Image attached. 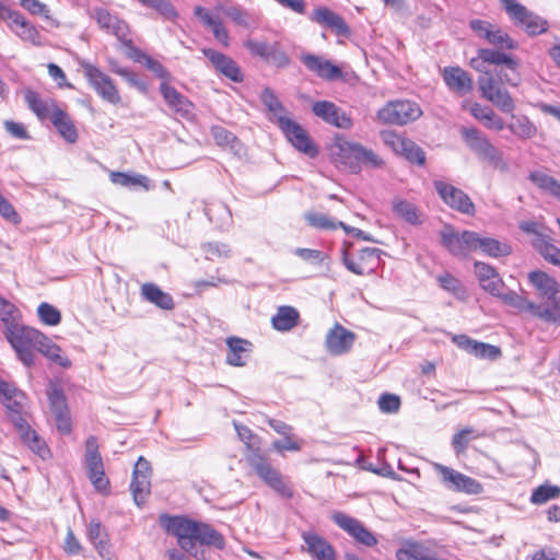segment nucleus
Listing matches in <instances>:
<instances>
[{
	"label": "nucleus",
	"mask_w": 560,
	"mask_h": 560,
	"mask_svg": "<svg viewBox=\"0 0 560 560\" xmlns=\"http://www.w3.org/2000/svg\"><path fill=\"white\" fill-rule=\"evenodd\" d=\"M469 27L477 37L494 47L478 49L477 56L469 61L474 70L485 73L478 79L481 96L501 112L512 113L515 109L514 100L502 84L518 85L520 61L503 50H516L518 43L501 26L486 20L474 19Z\"/></svg>",
	"instance_id": "obj_1"
},
{
	"label": "nucleus",
	"mask_w": 560,
	"mask_h": 560,
	"mask_svg": "<svg viewBox=\"0 0 560 560\" xmlns=\"http://www.w3.org/2000/svg\"><path fill=\"white\" fill-rule=\"evenodd\" d=\"M3 334L14 349L18 358L26 366L34 365V350L62 368H69L71 361L61 354V348L40 330L26 326L20 320Z\"/></svg>",
	"instance_id": "obj_2"
},
{
	"label": "nucleus",
	"mask_w": 560,
	"mask_h": 560,
	"mask_svg": "<svg viewBox=\"0 0 560 560\" xmlns=\"http://www.w3.org/2000/svg\"><path fill=\"white\" fill-rule=\"evenodd\" d=\"M235 429L246 447L245 460L255 475L276 493L291 499L294 494L293 489L264 453L261 439L246 425L236 424Z\"/></svg>",
	"instance_id": "obj_3"
},
{
	"label": "nucleus",
	"mask_w": 560,
	"mask_h": 560,
	"mask_svg": "<svg viewBox=\"0 0 560 560\" xmlns=\"http://www.w3.org/2000/svg\"><path fill=\"white\" fill-rule=\"evenodd\" d=\"M329 151L336 167L350 174H359L362 165L373 168H382L385 165L384 159L373 150L343 137H336Z\"/></svg>",
	"instance_id": "obj_4"
},
{
	"label": "nucleus",
	"mask_w": 560,
	"mask_h": 560,
	"mask_svg": "<svg viewBox=\"0 0 560 560\" xmlns=\"http://www.w3.org/2000/svg\"><path fill=\"white\" fill-rule=\"evenodd\" d=\"M177 544L187 552L196 556V546L208 545L218 549L225 547L224 537L207 524H200L177 516Z\"/></svg>",
	"instance_id": "obj_5"
},
{
	"label": "nucleus",
	"mask_w": 560,
	"mask_h": 560,
	"mask_svg": "<svg viewBox=\"0 0 560 560\" xmlns=\"http://www.w3.org/2000/svg\"><path fill=\"white\" fill-rule=\"evenodd\" d=\"M500 3L513 25L525 32L528 36H538L548 31V21L527 9L517 0H500Z\"/></svg>",
	"instance_id": "obj_6"
},
{
	"label": "nucleus",
	"mask_w": 560,
	"mask_h": 560,
	"mask_svg": "<svg viewBox=\"0 0 560 560\" xmlns=\"http://www.w3.org/2000/svg\"><path fill=\"white\" fill-rule=\"evenodd\" d=\"M84 465L88 478L98 493H110V480L106 476L103 458L98 451L97 438L91 435L85 441Z\"/></svg>",
	"instance_id": "obj_7"
},
{
	"label": "nucleus",
	"mask_w": 560,
	"mask_h": 560,
	"mask_svg": "<svg viewBox=\"0 0 560 560\" xmlns=\"http://www.w3.org/2000/svg\"><path fill=\"white\" fill-rule=\"evenodd\" d=\"M422 116L420 105L410 100L388 101L376 113V119L383 125L405 126Z\"/></svg>",
	"instance_id": "obj_8"
},
{
	"label": "nucleus",
	"mask_w": 560,
	"mask_h": 560,
	"mask_svg": "<svg viewBox=\"0 0 560 560\" xmlns=\"http://www.w3.org/2000/svg\"><path fill=\"white\" fill-rule=\"evenodd\" d=\"M341 254L345 267L358 276H369L381 265L382 250L380 248L364 247L358 253H353L351 252V244L345 243Z\"/></svg>",
	"instance_id": "obj_9"
},
{
	"label": "nucleus",
	"mask_w": 560,
	"mask_h": 560,
	"mask_svg": "<svg viewBox=\"0 0 560 560\" xmlns=\"http://www.w3.org/2000/svg\"><path fill=\"white\" fill-rule=\"evenodd\" d=\"M381 138L395 154L405 158L409 163L424 166L427 160L425 152L411 139L394 130L382 131Z\"/></svg>",
	"instance_id": "obj_10"
},
{
	"label": "nucleus",
	"mask_w": 560,
	"mask_h": 560,
	"mask_svg": "<svg viewBox=\"0 0 560 560\" xmlns=\"http://www.w3.org/2000/svg\"><path fill=\"white\" fill-rule=\"evenodd\" d=\"M478 233L474 231H455L447 225L441 231L443 246L454 256L467 258L470 253L477 250Z\"/></svg>",
	"instance_id": "obj_11"
},
{
	"label": "nucleus",
	"mask_w": 560,
	"mask_h": 560,
	"mask_svg": "<svg viewBox=\"0 0 560 560\" xmlns=\"http://www.w3.org/2000/svg\"><path fill=\"white\" fill-rule=\"evenodd\" d=\"M82 69L88 82L101 98L114 105L120 103L119 91L108 74L89 62L83 63Z\"/></svg>",
	"instance_id": "obj_12"
},
{
	"label": "nucleus",
	"mask_w": 560,
	"mask_h": 560,
	"mask_svg": "<svg viewBox=\"0 0 560 560\" xmlns=\"http://www.w3.org/2000/svg\"><path fill=\"white\" fill-rule=\"evenodd\" d=\"M243 45L253 57L260 58L265 62L271 63L277 68H285L291 62L290 57L281 48L279 42L268 44L267 42L247 38Z\"/></svg>",
	"instance_id": "obj_13"
},
{
	"label": "nucleus",
	"mask_w": 560,
	"mask_h": 560,
	"mask_svg": "<svg viewBox=\"0 0 560 560\" xmlns=\"http://www.w3.org/2000/svg\"><path fill=\"white\" fill-rule=\"evenodd\" d=\"M434 188L443 202L452 210L470 217L475 215V203L465 191L443 180H435Z\"/></svg>",
	"instance_id": "obj_14"
},
{
	"label": "nucleus",
	"mask_w": 560,
	"mask_h": 560,
	"mask_svg": "<svg viewBox=\"0 0 560 560\" xmlns=\"http://www.w3.org/2000/svg\"><path fill=\"white\" fill-rule=\"evenodd\" d=\"M278 125L295 149L311 158H315L318 154L317 145L311 139L307 131L296 121L284 116H279Z\"/></svg>",
	"instance_id": "obj_15"
},
{
	"label": "nucleus",
	"mask_w": 560,
	"mask_h": 560,
	"mask_svg": "<svg viewBox=\"0 0 560 560\" xmlns=\"http://www.w3.org/2000/svg\"><path fill=\"white\" fill-rule=\"evenodd\" d=\"M434 469L440 474L443 483L454 491L472 495L480 494L483 491V486L478 480L453 468L442 464H434Z\"/></svg>",
	"instance_id": "obj_16"
},
{
	"label": "nucleus",
	"mask_w": 560,
	"mask_h": 560,
	"mask_svg": "<svg viewBox=\"0 0 560 560\" xmlns=\"http://www.w3.org/2000/svg\"><path fill=\"white\" fill-rule=\"evenodd\" d=\"M355 340L357 335L337 322L328 329L324 347L328 354L339 357L349 353Z\"/></svg>",
	"instance_id": "obj_17"
},
{
	"label": "nucleus",
	"mask_w": 560,
	"mask_h": 560,
	"mask_svg": "<svg viewBox=\"0 0 560 560\" xmlns=\"http://www.w3.org/2000/svg\"><path fill=\"white\" fill-rule=\"evenodd\" d=\"M13 425L22 443L43 460L51 457V451L46 441L25 421L21 415H14Z\"/></svg>",
	"instance_id": "obj_18"
},
{
	"label": "nucleus",
	"mask_w": 560,
	"mask_h": 560,
	"mask_svg": "<svg viewBox=\"0 0 560 560\" xmlns=\"http://www.w3.org/2000/svg\"><path fill=\"white\" fill-rule=\"evenodd\" d=\"M152 467L150 463L140 456L135 464L130 490L137 505H142L151 493Z\"/></svg>",
	"instance_id": "obj_19"
},
{
	"label": "nucleus",
	"mask_w": 560,
	"mask_h": 560,
	"mask_svg": "<svg viewBox=\"0 0 560 560\" xmlns=\"http://www.w3.org/2000/svg\"><path fill=\"white\" fill-rule=\"evenodd\" d=\"M93 19L102 30L113 34L124 46L132 47V40L129 37V26L125 21L103 8L94 9Z\"/></svg>",
	"instance_id": "obj_20"
},
{
	"label": "nucleus",
	"mask_w": 560,
	"mask_h": 560,
	"mask_svg": "<svg viewBox=\"0 0 560 560\" xmlns=\"http://www.w3.org/2000/svg\"><path fill=\"white\" fill-rule=\"evenodd\" d=\"M332 521L346 533H348L357 542L366 547L377 545L375 535L364 526V524L345 513L336 512L332 514Z\"/></svg>",
	"instance_id": "obj_21"
},
{
	"label": "nucleus",
	"mask_w": 560,
	"mask_h": 560,
	"mask_svg": "<svg viewBox=\"0 0 560 560\" xmlns=\"http://www.w3.org/2000/svg\"><path fill=\"white\" fill-rule=\"evenodd\" d=\"M202 54L219 74L235 83L244 81V74L232 57L213 48H203Z\"/></svg>",
	"instance_id": "obj_22"
},
{
	"label": "nucleus",
	"mask_w": 560,
	"mask_h": 560,
	"mask_svg": "<svg viewBox=\"0 0 560 560\" xmlns=\"http://www.w3.org/2000/svg\"><path fill=\"white\" fill-rule=\"evenodd\" d=\"M48 401L50 412L56 422L57 429L65 434H69L72 430L71 417L67 404V398L62 389L54 387L48 392Z\"/></svg>",
	"instance_id": "obj_23"
},
{
	"label": "nucleus",
	"mask_w": 560,
	"mask_h": 560,
	"mask_svg": "<svg viewBox=\"0 0 560 560\" xmlns=\"http://www.w3.org/2000/svg\"><path fill=\"white\" fill-rule=\"evenodd\" d=\"M131 57L135 61L144 65L158 78L162 79L160 89L163 97L168 104H175V91L168 85L171 75L162 63L139 49H133Z\"/></svg>",
	"instance_id": "obj_24"
},
{
	"label": "nucleus",
	"mask_w": 560,
	"mask_h": 560,
	"mask_svg": "<svg viewBox=\"0 0 560 560\" xmlns=\"http://www.w3.org/2000/svg\"><path fill=\"white\" fill-rule=\"evenodd\" d=\"M315 116L325 122L341 129H350L353 125L351 117L329 101H317L312 106Z\"/></svg>",
	"instance_id": "obj_25"
},
{
	"label": "nucleus",
	"mask_w": 560,
	"mask_h": 560,
	"mask_svg": "<svg viewBox=\"0 0 560 560\" xmlns=\"http://www.w3.org/2000/svg\"><path fill=\"white\" fill-rule=\"evenodd\" d=\"M302 63L308 71L315 73L318 78L326 81H335L342 79V70L339 66L322 56L313 54H304L301 56Z\"/></svg>",
	"instance_id": "obj_26"
},
{
	"label": "nucleus",
	"mask_w": 560,
	"mask_h": 560,
	"mask_svg": "<svg viewBox=\"0 0 560 560\" xmlns=\"http://www.w3.org/2000/svg\"><path fill=\"white\" fill-rule=\"evenodd\" d=\"M302 539L306 552L315 560H337L334 546L323 536L315 532H303Z\"/></svg>",
	"instance_id": "obj_27"
},
{
	"label": "nucleus",
	"mask_w": 560,
	"mask_h": 560,
	"mask_svg": "<svg viewBox=\"0 0 560 560\" xmlns=\"http://www.w3.org/2000/svg\"><path fill=\"white\" fill-rule=\"evenodd\" d=\"M312 21L329 28L338 36L348 37L351 32L342 16L334 12L327 7H317L313 10Z\"/></svg>",
	"instance_id": "obj_28"
},
{
	"label": "nucleus",
	"mask_w": 560,
	"mask_h": 560,
	"mask_svg": "<svg viewBox=\"0 0 560 560\" xmlns=\"http://www.w3.org/2000/svg\"><path fill=\"white\" fill-rule=\"evenodd\" d=\"M475 273L480 287L492 296L500 295L501 291L505 289L504 281L492 266L476 261Z\"/></svg>",
	"instance_id": "obj_29"
},
{
	"label": "nucleus",
	"mask_w": 560,
	"mask_h": 560,
	"mask_svg": "<svg viewBox=\"0 0 560 560\" xmlns=\"http://www.w3.org/2000/svg\"><path fill=\"white\" fill-rule=\"evenodd\" d=\"M442 77L446 86L453 92L467 94L472 91V78L460 67H445Z\"/></svg>",
	"instance_id": "obj_30"
},
{
	"label": "nucleus",
	"mask_w": 560,
	"mask_h": 560,
	"mask_svg": "<svg viewBox=\"0 0 560 560\" xmlns=\"http://www.w3.org/2000/svg\"><path fill=\"white\" fill-rule=\"evenodd\" d=\"M195 15L205 26L212 31L213 37L218 43L225 48L230 47L231 40L229 31L218 15L210 13L207 9L200 5L195 8Z\"/></svg>",
	"instance_id": "obj_31"
},
{
	"label": "nucleus",
	"mask_w": 560,
	"mask_h": 560,
	"mask_svg": "<svg viewBox=\"0 0 560 560\" xmlns=\"http://www.w3.org/2000/svg\"><path fill=\"white\" fill-rule=\"evenodd\" d=\"M25 400L23 392L18 389L13 384L4 382L0 378V402L8 409V415L13 424L14 415H21Z\"/></svg>",
	"instance_id": "obj_32"
},
{
	"label": "nucleus",
	"mask_w": 560,
	"mask_h": 560,
	"mask_svg": "<svg viewBox=\"0 0 560 560\" xmlns=\"http://www.w3.org/2000/svg\"><path fill=\"white\" fill-rule=\"evenodd\" d=\"M59 136L68 143L73 144L78 141L79 133L75 124L69 113L60 106L52 112L49 118Z\"/></svg>",
	"instance_id": "obj_33"
},
{
	"label": "nucleus",
	"mask_w": 560,
	"mask_h": 560,
	"mask_svg": "<svg viewBox=\"0 0 560 560\" xmlns=\"http://www.w3.org/2000/svg\"><path fill=\"white\" fill-rule=\"evenodd\" d=\"M24 101L27 107L34 113L39 120L49 119L56 108L59 107L54 98L44 100L32 89L24 91Z\"/></svg>",
	"instance_id": "obj_34"
},
{
	"label": "nucleus",
	"mask_w": 560,
	"mask_h": 560,
	"mask_svg": "<svg viewBox=\"0 0 560 560\" xmlns=\"http://www.w3.org/2000/svg\"><path fill=\"white\" fill-rule=\"evenodd\" d=\"M226 346V363L232 366H244L253 348L252 342L240 337H229Z\"/></svg>",
	"instance_id": "obj_35"
},
{
	"label": "nucleus",
	"mask_w": 560,
	"mask_h": 560,
	"mask_svg": "<svg viewBox=\"0 0 560 560\" xmlns=\"http://www.w3.org/2000/svg\"><path fill=\"white\" fill-rule=\"evenodd\" d=\"M300 319V312L295 307L282 305L271 317V325L278 331H289L299 325Z\"/></svg>",
	"instance_id": "obj_36"
},
{
	"label": "nucleus",
	"mask_w": 560,
	"mask_h": 560,
	"mask_svg": "<svg viewBox=\"0 0 560 560\" xmlns=\"http://www.w3.org/2000/svg\"><path fill=\"white\" fill-rule=\"evenodd\" d=\"M528 280L539 294L548 300L553 299L559 292L557 280L541 270H535L528 273Z\"/></svg>",
	"instance_id": "obj_37"
},
{
	"label": "nucleus",
	"mask_w": 560,
	"mask_h": 560,
	"mask_svg": "<svg viewBox=\"0 0 560 560\" xmlns=\"http://www.w3.org/2000/svg\"><path fill=\"white\" fill-rule=\"evenodd\" d=\"M88 537L102 558L109 555V537L101 521L92 520L90 522Z\"/></svg>",
	"instance_id": "obj_38"
},
{
	"label": "nucleus",
	"mask_w": 560,
	"mask_h": 560,
	"mask_svg": "<svg viewBox=\"0 0 560 560\" xmlns=\"http://www.w3.org/2000/svg\"><path fill=\"white\" fill-rule=\"evenodd\" d=\"M460 135L465 143L474 151L479 158L491 147L490 140L477 128L463 127Z\"/></svg>",
	"instance_id": "obj_39"
},
{
	"label": "nucleus",
	"mask_w": 560,
	"mask_h": 560,
	"mask_svg": "<svg viewBox=\"0 0 560 560\" xmlns=\"http://www.w3.org/2000/svg\"><path fill=\"white\" fill-rule=\"evenodd\" d=\"M210 133L215 144L223 150H229L236 153L242 149L241 140L232 131L228 130L223 126H212L210 128Z\"/></svg>",
	"instance_id": "obj_40"
},
{
	"label": "nucleus",
	"mask_w": 560,
	"mask_h": 560,
	"mask_svg": "<svg viewBox=\"0 0 560 560\" xmlns=\"http://www.w3.org/2000/svg\"><path fill=\"white\" fill-rule=\"evenodd\" d=\"M533 246L549 264L560 267V248L553 244L549 235H538L533 241Z\"/></svg>",
	"instance_id": "obj_41"
},
{
	"label": "nucleus",
	"mask_w": 560,
	"mask_h": 560,
	"mask_svg": "<svg viewBox=\"0 0 560 560\" xmlns=\"http://www.w3.org/2000/svg\"><path fill=\"white\" fill-rule=\"evenodd\" d=\"M0 20L5 22L7 26L15 33V31H25L33 23L28 21L20 11L10 8L0 1Z\"/></svg>",
	"instance_id": "obj_42"
},
{
	"label": "nucleus",
	"mask_w": 560,
	"mask_h": 560,
	"mask_svg": "<svg viewBox=\"0 0 560 560\" xmlns=\"http://www.w3.org/2000/svg\"><path fill=\"white\" fill-rule=\"evenodd\" d=\"M109 180L114 185H119L122 187H127L130 189H136L138 187L143 188L144 190L149 189V178L140 175V174H129L124 172L112 171L109 173Z\"/></svg>",
	"instance_id": "obj_43"
},
{
	"label": "nucleus",
	"mask_w": 560,
	"mask_h": 560,
	"mask_svg": "<svg viewBox=\"0 0 560 560\" xmlns=\"http://www.w3.org/2000/svg\"><path fill=\"white\" fill-rule=\"evenodd\" d=\"M494 296L501 299L505 305L515 308L518 313H526L534 317V312L537 311L536 303L527 300L514 291L504 292L503 290L501 291L500 295Z\"/></svg>",
	"instance_id": "obj_44"
},
{
	"label": "nucleus",
	"mask_w": 560,
	"mask_h": 560,
	"mask_svg": "<svg viewBox=\"0 0 560 560\" xmlns=\"http://www.w3.org/2000/svg\"><path fill=\"white\" fill-rule=\"evenodd\" d=\"M478 249L494 258L509 256L512 253V248L509 244L492 237H482L479 234L477 241V250Z\"/></svg>",
	"instance_id": "obj_45"
},
{
	"label": "nucleus",
	"mask_w": 560,
	"mask_h": 560,
	"mask_svg": "<svg viewBox=\"0 0 560 560\" xmlns=\"http://www.w3.org/2000/svg\"><path fill=\"white\" fill-rule=\"evenodd\" d=\"M394 213L409 224L417 225L421 223V213L418 208L404 199L395 198L393 200Z\"/></svg>",
	"instance_id": "obj_46"
},
{
	"label": "nucleus",
	"mask_w": 560,
	"mask_h": 560,
	"mask_svg": "<svg viewBox=\"0 0 560 560\" xmlns=\"http://www.w3.org/2000/svg\"><path fill=\"white\" fill-rule=\"evenodd\" d=\"M528 178L544 192L560 199V182L555 177L539 171H534L529 173Z\"/></svg>",
	"instance_id": "obj_47"
},
{
	"label": "nucleus",
	"mask_w": 560,
	"mask_h": 560,
	"mask_svg": "<svg viewBox=\"0 0 560 560\" xmlns=\"http://www.w3.org/2000/svg\"><path fill=\"white\" fill-rule=\"evenodd\" d=\"M509 130L521 139H530L536 136L537 128L527 116L512 115L508 125Z\"/></svg>",
	"instance_id": "obj_48"
},
{
	"label": "nucleus",
	"mask_w": 560,
	"mask_h": 560,
	"mask_svg": "<svg viewBox=\"0 0 560 560\" xmlns=\"http://www.w3.org/2000/svg\"><path fill=\"white\" fill-rule=\"evenodd\" d=\"M305 221L310 226L322 231H335L339 228L341 229L343 224L342 221H337L328 214L317 211L307 212L305 214Z\"/></svg>",
	"instance_id": "obj_49"
},
{
	"label": "nucleus",
	"mask_w": 560,
	"mask_h": 560,
	"mask_svg": "<svg viewBox=\"0 0 560 560\" xmlns=\"http://www.w3.org/2000/svg\"><path fill=\"white\" fill-rule=\"evenodd\" d=\"M143 296L155 305L170 310L173 307V299L164 293L159 287L152 283H145L141 288Z\"/></svg>",
	"instance_id": "obj_50"
},
{
	"label": "nucleus",
	"mask_w": 560,
	"mask_h": 560,
	"mask_svg": "<svg viewBox=\"0 0 560 560\" xmlns=\"http://www.w3.org/2000/svg\"><path fill=\"white\" fill-rule=\"evenodd\" d=\"M22 319L20 310L9 300L0 295V320L4 325V329L11 328Z\"/></svg>",
	"instance_id": "obj_51"
},
{
	"label": "nucleus",
	"mask_w": 560,
	"mask_h": 560,
	"mask_svg": "<svg viewBox=\"0 0 560 560\" xmlns=\"http://www.w3.org/2000/svg\"><path fill=\"white\" fill-rule=\"evenodd\" d=\"M551 304L547 306L537 305V311L534 312V317L560 325V296L557 295L550 300Z\"/></svg>",
	"instance_id": "obj_52"
},
{
	"label": "nucleus",
	"mask_w": 560,
	"mask_h": 560,
	"mask_svg": "<svg viewBox=\"0 0 560 560\" xmlns=\"http://www.w3.org/2000/svg\"><path fill=\"white\" fill-rule=\"evenodd\" d=\"M215 11L223 13L238 26H249V14L240 5L224 7L223 4L219 3L215 5Z\"/></svg>",
	"instance_id": "obj_53"
},
{
	"label": "nucleus",
	"mask_w": 560,
	"mask_h": 560,
	"mask_svg": "<svg viewBox=\"0 0 560 560\" xmlns=\"http://www.w3.org/2000/svg\"><path fill=\"white\" fill-rule=\"evenodd\" d=\"M560 497V487L545 483L537 487L530 497V502L533 504H544L550 500L558 499Z\"/></svg>",
	"instance_id": "obj_54"
},
{
	"label": "nucleus",
	"mask_w": 560,
	"mask_h": 560,
	"mask_svg": "<svg viewBox=\"0 0 560 560\" xmlns=\"http://www.w3.org/2000/svg\"><path fill=\"white\" fill-rule=\"evenodd\" d=\"M480 434L471 427L464 428L452 438V446L457 454H463L471 440L478 439Z\"/></svg>",
	"instance_id": "obj_55"
},
{
	"label": "nucleus",
	"mask_w": 560,
	"mask_h": 560,
	"mask_svg": "<svg viewBox=\"0 0 560 560\" xmlns=\"http://www.w3.org/2000/svg\"><path fill=\"white\" fill-rule=\"evenodd\" d=\"M39 320L47 326H57L61 322L60 312L49 303L43 302L37 307Z\"/></svg>",
	"instance_id": "obj_56"
},
{
	"label": "nucleus",
	"mask_w": 560,
	"mask_h": 560,
	"mask_svg": "<svg viewBox=\"0 0 560 560\" xmlns=\"http://www.w3.org/2000/svg\"><path fill=\"white\" fill-rule=\"evenodd\" d=\"M205 257L209 260L228 258L231 256V248L228 244L219 242H208L202 246Z\"/></svg>",
	"instance_id": "obj_57"
},
{
	"label": "nucleus",
	"mask_w": 560,
	"mask_h": 560,
	"mask_svg": "<svg viewBox=\"0 0 560 560\" xmlns=\"http://www.w3.org/2000/svg\"><path fill=\"white\" fill-rule=\"evenodd\" d=\"M475 346L476 347L474 348L471 355L478 359L494 361L502 355L501 349L497 346L481 341H476Z\"/></svg>",
	"instance_id": "obj_58"
},
{
	"label": "nucleus",
	"mask_w": 560,
	"mask_h": 560,
	"mask_svg": "<svg viewBox=\"0 0 560 560\" xmlns=\"http://www.w3.org/2000/svg\"><path fill=\"white\" fill-rule=\"evenodd\" d=\"M480 159L500 172H506L509 168L502 153L493 144H491V147L480 156Z\"/></svg>",
	"instance_id": "obj_59"
},
{
	"label": "nucleus",
	"mask_w": 560,
	"mask_h": 560,
	"mask_svg": "<svg viewBox=\"0 0 560 560\" xmlns=\"http://www.w3.org/2000/svg\"><path fill=\"white\" fill-rule=\"evenodd\" d=\"M283 438H284L283 440L273 441V443H272V447L278 453H283L287 451L298 452L301 450L302 442L294 434L290 433L288 435H284Z\"/></svg>",
	"instance_id": "obj_60"
},
{
	"label": "nucleus",
	"mask_w": 560,
	"mask_h": 560,
	"mask_svg": "<svg viewBox=\"0 0 560 560\" xmlns=\"http://www.w3.org/2000/svg\"><path fill=\"white\" fill-rule=\"evenodd\" d=\"M260 98L269 112L277 115L278 117L281 116L280 114L283 113L284 108L271 89H264Z\"/></svg>",
	"instance_id": "obj_61"
},
{
	"label": "nucleus",
	"mask_w": 560,
	"mask_h": 560,
	"mask_svg": "<svg viewBox=\"0 0 560 560\" xmlns=\"http://www.w3.org/2000/svg\"><path fill=\"white\" fill-rule=\"evenodd\" d=\"M20 5L31 15L43 16L49 19V8L39 0H20Z\"/></svg>",
	"instance_id": "obj_62"
},
{
	"label": "nucleus",
	"mask_w": 560,
	"mask_h": 560,
	"mask_svg": "<svg viewBox=\"0 0 560 560\" xmlns=\"http://www.w3.org/2000/svg\"><path fill=\"white\" fill-rule=\"evenodd\" d=\"M0 215L14 224L21 223V217L14 209L13 205L0 194Z\"/></svg>",
	"instance_id": "obj_63"
},
{
	"label": "nucleus",
	"mask_w": 560,
	"mask_h": 560,
	"mask_svg": "<svg viewBox=\"0 0 560 560\" xmlns=\"http://www.w3.org/2000/svg\"><path fill=\"white\" fill-rule=\"evenodd\" d=\"M378 407L383 412H397L400 408V399L394 394H383L378 399Z\"/></svg>",
	"instance_id": "obj_64"
}]
</instances>
